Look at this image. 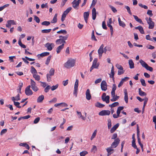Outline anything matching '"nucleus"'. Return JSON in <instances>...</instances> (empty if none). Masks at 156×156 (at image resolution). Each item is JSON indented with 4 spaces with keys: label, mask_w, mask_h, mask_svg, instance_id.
<instances>
[{
    "label": "nucleus",
    "mask_w": 156,
    "mask_h": 156,
    "mask_svg": "<svg viewBox=\"0 0 156 156\" xmlns=\"http://www.w3.org/2000/svg\"><path fill=\"white\" fill-rule=\"evenodd\" d=\"M55 72V70L53 68H51L50 69L49 71V75H51V76H52L54 75Z\"/></svg>",
    "instance_id": "obj_47"
},
{
    "label": "nucleus",
    "mask_w": 156,
    "mask_h": 156,
    "mask_svg": "<svg viewBox=\"0 0 156 156\" xmlns=\"http://www.w3.org/2000/svg\"><path fill=\"white\" fill-rule=\"evenodd\" d=\"M140 81L142 85L144 87L146 86V84L145 83V80L143 79H141L140 80Z\"/></svg>",
    "instance_id": "obj_49"
},
{
    "label": "nucleus",
    "mask_w": 156,
    "mask_h": 156,
    "mask_svg": "<svg viewBox=\"0 0 156 156\" xmlns=\"http://www.w3.org/2000/svg\"><path fill=\"white\" fill-rule=\"evenodd\" d=\"M89 15V12H86L83 13V17L84 20L87 23V20Z\"/></svg>",
    "instance_id": "obj_13"
},
{
    "label": "nucleus",
    "mask_w": 156,
    "mask_h": 156,
    "mask_svg": "<svg viewBox=\"0 0 156 156\" xmlns=\"http://www.w3.org/2000/svg\"><path fill=\"white\" fill-rule=\"evenodd\" d=\"M110 113V111L108 110H102L99 113V115L101 116L108 115Z\"/></svg>",
    "instance_id": "obj_9"
},
{
    "label": "nucleus",
    "mask_w": 156,
    "mask_h": 156,
    "mask_svg": "<svg viewBox=\"0 0 156 156\" xmlns=\"http://www.w3.org/2000/svg\"><path fill=\"white\" fill-rule=\"evenodd\" d=\"M129 64L130 69H133L134 68V63L132 59L129 60Z\"/></svg>",
    "instance_id": "obj_30"
},
{
    "label": "nucleus",
    "mask_w": 156,
    "mask_h": 156,
    "mask_svg": "<svg viewBox=\"0 0 156 156\" xmlns=\"http://www.w3.org/2000/svg\"><path fill=\"white\" fill-rule=\"evenodd\" d=\"M51 55H50L49 56H48V58H47V59H46V62H45V64L48 65L49 62H50V60L51 59Z\"/></svg>",
    "instance_id": "obj_44"
},
{
    "label": "nucleus",
    "mask_w": 156,
    "mask_h": 156,
    "mask_svg": "<svg viewBox=\"0 0 156 156\" xmlns=\"http://www.w3.org/2000/svg\"><path fill=\"white\" fill-rule=\"evenodd\" d=\"M139 94L140 96H145L147 95L146 93L142 91L140 88L139 89Z\"/></svg>",
    "instance_id": "obj_31"
},
{
    "label": "nucleus",
    "mask_w": 156,
    "mask_h": 156,
    "mask_svg": "<svg viewBox=\"0 0 156 156\" xmlns=\"http://www.w3.org/2000/svg\"><path fill=\"white\" fill-rule=\"evenodd\" d=\"M113 148L111 147H111H109L106 149L107 151L108 152L107 155L109 156L111 154L113 153V151H114V149H112Z\"/></svg>",
    "instance_id": "obj_21"
},
{
    "label": "nucleus",
    "mask_w": 156,
    "mask_h": 156,
    "mask_svg": "<svg viewBox=\"0 0 156 156\" xmlns=\"http://www.w3.org/2000/svg\"><path fill=\"white\" fill-rule=\"evenodd\" d=\"M20 146L25 147L28 150H29L30 149V147L29 145L26 143H21L20 144Z\"/></svg>",
    "instance_id": "obj_28"
},
{
    "label": "nucleus",
    "mask_w": 156,
    "mask_h": 156,
    "mask_svg": "<svg viewBox=\"0 0 156 156\" xmlns=\"http://www.w3.org/2000/svg\"><path fill=\"white\" fill-rule=\"evenodd\" d=\"M95 105L96 107L99 108H103L105 106V105L102 104L98 102L95 103Z\"/></svg>",
    "instance_id": "obj_34"
},
{
    "label": "nucleus",
    "mask_w": 156,
    "mask_h": 156,
    "mask_svg": "<svg viewBox=\"0 0 156 156\" xmlns=\"http://www.w3.org/2000/svg\"><path fill=\"white\" fill-rule=\"evenodd\" d=\"M86 99L89 100L91 99V96L90 93V90L89 89H87L86 92Z\"/></svg>",
    "instance_id": "obj_14"
},
{
    "label": "nucleus",
    "mask_w": 156,
    "mask_h": 156,
    "mask_svg": "<svg viewBox=\"0 0 156 156\" xmlns=\"http://www.w3.org/2000/svg\"><path fill=\"white\" fill-rule=\"evenodd\" d=\"M64 44H62V45L57 47L56 49L57 53V54L59 53L64 48Z\"/></svg>",
    "instance_id": "obj_19"
},
{
    "label": "nucleus",
    "mask_w": 156,
    "mask_h": 156,
    "mask_svg": "<svg viewBox=\"0 0 156 156\" xmlns=\"http://www.w3.org/2000/svg\"><path fill=\"white\" fill-rule=\"evenodd\" d=\"M125 8L127 9V12H128L129 13L130 15H132V13L129 7L128 6H125Z\"/></svg>",
    "instance_id": "obj_53"
},
{
    "label": "nucleus",
    "mask_w": 156,
    "mask_h": 156,
    "mask_svg": "<svg viewBox=\"0 0 156 156\" xmlns=\"http://www.w3.org/2000/svg\"><path fill=\"white\" fill-rule=\"evenodd\" d=\"M58 84H56L55 86H53L51 88V90L53 91L56 89L58 87Z\"/></svg>",
    "instance_id": "obj_56"
},
{
    "label": "nucleus",
    "mask_w": 156,
    "mask_h": 156,
    "mask_svg": "<svg viewBox=\"0 0 156 156\" xmlns=\"http://www.w3.org/2000/svg\"><path fill=\"white\" fill-rule=\"evenodd\" d=\"M30 72L33 75H34V74H36L37 73V70L33 66H32L31 67Z\"/></svg>",
    "instance_id": "obj_36"
},
{
    "label": "nucleus",
    "mask_w": 156,
    "mask_h": 156,
    "mask_svg": "<svg viewBox=\"0 0 156 156\" xmlns=\"http://www.w3.org/2000/svg\"><path fill=\"white\" fill-rule=\"evenodd\" d=\"M119 105V103L118 102H115L112 104L109 105V106L111 108L114 107Z\"/></svg>",
    "instance_id": "obj_41"
},
{
    "label": "nucleus",
    "mask_w": 156,
    "mask_h": 156,
    "mask_svg": "<svg viewBox=\"0 0 156 156\" xmlns=\"http://www.w3.org/2000/svg\"><path fill=\"white\" fill-rule=\"evenodd\" d=\"M54 46L53 43H47L45 44V46L47 48L48 50L51 51L52 49V47H53Z\"/></svg>",
    "instance_id": "obj_12"
},
{
    "label": "nucleus",
    "mask_w": 156,
    "mask_h": 156,
    "mask_svg": "<svg viewBox=\"0 0 156 156\" xmlns=\"http://www.w3.org/2000/svg\"><path fill=\"white\" fill-rule=\"evenodd\" d=\"M68 37V35H66L65 36H60L59 37L63 38V41L62 44H64L66 43V40Z\"/></svg>",
    "instance_id": "obj_24"
},
{
    "label": "nucleus",
    "mask_w": 156,
    "mask_h": 156,
    "mask_svg": "<svg viewBox=\"0 0 156 156\" xmlns=\"http://www.w3.org/2000/svg\"><path fill=\"white\" fill-rule=\"evenodd\" d=\"M98 59L97 58H95L93 61V62L91 67L90 68V71L91 72L94 69H98L99 66V64L97 63Z\"/></svg>",
    "instance_id": "obj_3"
},
{
    "label": "nucleus",
    "mask_w": 156,
    "mask_h": 156,
    "mask_svg": "<svg viewBox=\"0 0 156 156\" xmlns=\"http://www.w3.org/2000/svg\"><path fill=\"white\" fill-rule=\"evenodd\" d=\"M145 20L147 23L149 25L148 28L149 29H153L154 26V23L152 21V19L151 17L148 18L146 17Z\"/></svg>",
    "instance_id": "obj_2"
},
{
    "label": "nucleus",
    "mask_w": 156,
    "mask_h": 156,
    "mask_svg": "<svg viewBox=\"0 0 156 156\" xmlns=\"http://www.w3.org/2000/svg\"><path fill=\"white\" fill-rule=\"evenodd\" d=\"M97 131L96 130H94L93 133L92 135L90 138L91 140H92L96 136Z\"/></svg>",
    "instance_id": "obj_48"
},
{
    "label": "nucleus",
    "mask_w": 156,
    "mask_h": 156,
    "mask_svg": "<svg viewBox=\"0 0 156 156\" xmlns=\"http://www.w3.org/2000/svg\"><path fill=\"white\" fill-rule=\"evenodd\" d=\"M44 99V96L41 95L38 97L37 99V102L38 103H41Z\"/></svg>",
    "instance_id": "obj_22"
},
{
    "label": "nucleus",
    "mask_w": 156,
    "mask_h": 156,
    "mask_svg": "<svg viewBox=\"0 0 156 156\" xmlns=\"http://www.w3.org/2000/svg\"><path fill=\"white\" fill-rule=\"evenodd\" d=\"M14 99L15 101H19L20 100V95L19 94H18L17 95L14 97Z\"/></svg>",
    "instance_id": "obj_59"
},
{
    "label": "nucleus",
    "mask_w": 156,
    "mask_h": 156,
    "mask_svg": "<svg viewBox=\"0 0 156 156\" xmlns=\"http://www.w3.org/2000/svg\"><path fill=\"white\" fill-rule=\"evenodd\" d=\"M112 97V98L110 99V100L112 102L116 101L119 98V96L117 95L113 96Z\"/></svg>",
    "instance_id": "obj_38"
},
{
    "label": "nucleus",
    "mask_w": 156,
    "mask_h": 156,
    "mask_svg": "<svg viewBox=\"0 0 156 156\" xmlns=\"http://www.w3.org/2000/svg\"><path fill=\"white\" fill-rule=\"evenodd\" d=\"M120 141V140L118 138L115 139L111 145V147L114 148L116 147L119 143Z\"/></svg>",
    "instance_id": "obj_8"
},
{
    "label": "nucleus",
    "mask_w": 156,
    "mask_h": 156,
    "mask_svg": "<svg viewBox=\"0 0 156 156\" xmlns=\"http://www.w3.org/2000/svg\"><path fill=\"white\" fill-rule=\"evenodd\" d=\"M147 14L149 15L150 17H151L153 14L152 13V11L151 10H148L147 12Z\"/></svg>",
    "instance_id": "obj_64"
},
{
    "label": "nucleus",
    "mask_w": 156,
    "mask_h": 156,
    "mask_svg": "<svg viewBox=\"0 0 156 156\" xmlns=\"http://www.w3.org/2000/svg\"><path fill=\"white\" fill-rule=\"evenodd\" d=\"M12 101L14 102V105L16 106V107L19 108H21V107L20 105V103L18 102H16L14 99V97H12L11 98Z\"/></svg>",
    "instance_id": "obj_16"
},
{
    "label": "nucleus",
    "mask_w": 156,
    "mask_h": 156,
    "mask_svg": "<svg viewBox=\"0 0 156 156\" xmlns=\"http://www.w3.org/2000/svg\"><path fill=\"white\" fill-rule=\"evenodd\" d=\"M92 18L93 20H95L96 17V10L95 8H93L92 11Z\"/></svg>",
    "instance_id": "obj_17"
},
{
    "label": "nucleus",
    "mask_w": 156,
    "mask_h": 156,
    "mask_svg": "<svg viewBox=\"0 0 156 156\" xmlns=\"http://www.w3.org/2000/svg\"><path fill=\"white\" fill-rule=\"evenodd\" d=\"M101 90L105 91L107 89V84L106 82L105 81L103 80L102 81L101 84Z\"/></svg>",
    "instance_id": "obj_10"
},
{
    "label": "nucleus",
    "mask_w": 156,
    "mask_h": 156,
    "mask_svg": "<svg viewBox=\"0 0 156 156\" xmlns=\"http://www.w3.org/2000/svg\"><path fill=\"white\" fill-rule=\"evenodd\" d=\"M117 134L116 133H115L113 134V135L111 138V139L115 140L117 138Z\"/></svg>",
    "instance_id": "obj_63"
},
{
    "label": "nucleus",
    "mask_w": 156,
    "mask_h": 156,
    "mask_svg": "<svg viewBox=\"0 0 156 156\" xmlns=\"http://www.w3.org/2000/svg\"><path fill=\"white\" fill-rule=\"evenodd\" d=\"M51 30V29H44L41 30V32L42 33L48 34L50 33Z\"/></svg>",
    "instance_id": "obj_42"
},
{
    "label": "nucleus",
    "mask_w": 156,
    "mask_h": 156,
    "mask_svg": "<svg viewBox=\"0 0 156 156\" xmlns=\"http://www.w3.org/2000/svg\"><path fill=\"white\" fill-rule=\"evenodd\" d=\"M18 44L19 45L23 48H25L26 47L25 45L22 43L21 40L20 39L19 40Z\"/></svg>",
    "instance_id": "obj_39"
},
{
    "label": "nucleus",
    "mask_w": 156,
    "mask_h": 156,
    "mask_svg": "<svg viewBox=\"0 0 156 156\" xmlns=\"http://www.w3.org/2000/svg\"><path fill=\"white\" fill-rule=\"evenodd\" d=\"M57 14L56 13L54 15L53 20H51V22L52 23H56L57 21Z\"/></svg>",
    "instance_id": "obj_32"
},
{
    "label": "nucleus",
    "mask_w": 156,
    "mask_h": 156,
    "mask_svg": "<svg viewBox=\"0 0 156 156\" xmlns=\"http://www.w3.org/2000/svg\"><path fill=\"white\" fill-rule=\"evenodd\" d=\"M147 70H149L151 72H152L153 71V69L152 67H151L148 65L145 68Z\"/></svg>",
    "instance_id": "obj_58"
},
{
    "label": "nucleus",
    "mask_w": 156,
    "mask_h": 156,
    "mask_svg": "<svg viewBox=\"0 0 156 156\" xmlns=\"http://www.w3.org/2000/svg\"><path fill=\"white\" fill-rule=\"evenodd\" d=\"M136 140H132V146L134 148H137V146L135 143Z\"/></svg>",
    "instance_id": "obj_54"
},
{
    "label": "nucleus",
    "mask_w": 156,
    "mask_h": 156,
    "mask_svg": "<svg viewBox=\"0 0 156 156\" xmlns=\"http://www.w3.org/2000/svg\"><path fill=\"white\" fill-rule=\"evenodd\" d=\"M104 44H101L98 50V52L99 58H101V57L102 54L104 53Z\"/></svg>",
    "instance_id": "obj_11"
},
{
    "label": "nucleus",
    "mask_w": 156,
    "mask_h": 156,
    "mask_svg": "<svg viewBox=\"0 0 156 156\" xmlns=\"http://www.w3.org/2000/svg\"><path fill=\"white\" fill-rule=\"evenodd\" d=\"M34 20L38 23H39L40 22V20L38 17L36 16H34Z\"/></svg>",
    "instance_id": "obj_61"
},
{
    "label": "nucleus",
    "mask_w": 156,
    "mask_h": 156,
    "mask_svg": "<svg viewBox=\"0 0 156 156\" xmlns=\"http://www.w3.org/2000/svg\"><path fill=\"white\" fill-rule=\"evenodd\" d=\"M40 118L39 117H38L36 118L34 121V124H37V123L40 121Z\"/></svg>",
    "instance_id": "obj_62"
},
{
    "label": "nucleus",
    "mask_w": 156,
    "mask_h": 156,
    "mask_svg": "<svg viewBox=\"0 0 156 156\" xmlns=\"http://www.w3.org/2000/svg\"><path fill=\"white\" fill-rule=\"evenodd\" d=\"M88 154V152L86 151H83L80 153V156H85L86 154Z\"/></svg>",
    "instance_id": "obj_52"
},
{
    "label": "nucleus",
    "mask_w": 156,
    "mask_h": 156,
    "mask_svg": "<svg viewBox=\"0 0 156 156\" xmlns=\"http://www.w3.org/2000/svg\"><path fill=\"white\" fill-rule=\"evenodd\" d=\"M75 64V60L73 59H70L64 63V67L67 68L69 69L73 67Z\"/></svg>",
    "instance_id": "obj_1"
},
{
    "label": "nucleus",
    "mask_w": 156,
    "mask_h": 156,
    "mask_svg": "<svg viewBox=\"0 0 156 156\" xmlns=\"http://www.w3.org/2000/svg\"><path fill=\"white\" fill-rule=\"evenodd\" d=\"M114 68L113 66H112L111 68V73L109 74V77L110 78H112L113 81H114L115 77H114L115 75V73L114 72Z\"/></svg>",
    "instance_id": "obj_15"
},
{
    "label": "nucleus",
    "mask_w": 156,
    "mask_h": 156,
    "mask_svg": "<svg viewBox=\"0 0 156 156\" xmlns=\"http://www.w3.org/2000/svg\"><path fill=\"white\" fill-rule=\"evenodd\" d=\"M47 79L48 82H50L51 81V75H49V73L47 74Z\"/></svg>",
    "instance_id": "obj_55"
},
{
    "label": "nucleus",
    "mask_w": 156,
    "mask_h": 156,
    "mask_svg": "<svg viewBox=\"0 0 156 156\" xmlns=\"http://www.w3.org/2000/svg\"><path fill=\"white\" fill-rule=\"evenodd\" d=\"M102 27L105 30H106L107 29V27H106L105 22L103 21L102 23Z\"/></svg>",
    "instance_id": "obj_60"
},
{
    "label": "nucleus",
    "mask_w": 156,
    "mask_h": 156,
    "mask_svg": "<svg viewBox=\"0 0 156 156\" xmlns=\"http://www.w3.org/2000/svg\"><path fill=\"white\" fill-rule=\"evenodd\" d=\"M78 85L79 80L78 79H76L74 84V90L73 91V94L75 95L76 97L77 96Z\"/></svg>",
    "instance_id": "obj_5"
},
{
    "label": "nucleus",
    "mask_w": 156,
    "mask_h": 156,
    "mask_svg": "<svg viewBox=\"0 0 156 156\" xmlns=\"http://www.w3.org/2000/svg\"><path fill=\"white\" fill-rule=\"evenodd\" d=\"M50 24V22L47 21H44L41 23V24L43 25L48 26Z\"/></svg>",
    "instance_id": "obj_46"
},
{
    "label": "nucleus",
    "mask_w": 156,
    "mask_h": 156,
    "mask_svg": "<svg viewBox=\"0 0 156 156\" xmlns=\"http://www.w3.org/2000/svg\"><path fill=\"white\" fill-rule=\"evenodd\" d=\"M57 34H66L67 32L65 30H62L57 32Z\"/></svg>",
    "instance_id": "obj_40"
},
{
    "label": "nucleus",
    "mask_w": 156,
    "mask_h": 156,
    "mask_svg": "<svg viewBox=\"0 0 156 156\" xmlns=\"http://www.w3.org/2000/svg\"><path fill=\"white\" fill-rule=\"evenodd\" d=\"M118 20L120 26H121L123 27H124L126 26V24L125 23L123 22L121 20V19L119 17L118 18Z\"/></svg>",
    "instance_id": "obj_26"
},
{
    "label": "nucleus",
    "mask_w": 156,
    "mask_h": 156,
    "mask_svg": "<svg viewBox=\"0 0 156 156\" xmlns=\"http://www.w3.org/2000/svg\"><path fill=\"white\" fill-rule=\"evenodd\" d=\"M124 108V107L123 106H119V107L117 109L116 113L117 114H118L120 115V114L121 112V111Z\"/></svg>",
    "instance_id": "obj_33"
},
{
    "label": "nucleus",
    "mask_w": 156,
    "mask_h": 156,
    "mask_svg": "<svg viewBox=\"0 0 156 156\" xmlns=\"http://www.w3.org/2000/svg\"><path fill=\"white\" fill-rule=\"evenodd\" d=\"M125 94L124 100L126 104L128 103V96L127 91L126 89H125L124 91Z\"/></svg>",
    "instance_id": "obj_25"
},
{
    "label": "nucleus",
    "mask_w": 156,
    "mask_h": 156,
    "mask_svg": "<svg viewBox=\"0 0 156 156\" xmlns=\"http://www.w3.org/2000/svg\"><path fill=\"white\" fill-rule=\"evenodd\" d=\"M109 96L108 95L106 96V94L105 93H104L101 96V99L103 101H105L107 104L109 102Z\"/></svg>",
    "instance_id": "obj_6"
},
{
    "label": "nucleus",
    "mask_w": 156,
    "mask_h": 156,
    "mask_svg": "<svg viewBox=\"0 0 156 156\" xmlns=\"http://www.w3.org/2000/svg\"><path fill=\"white\" fill-rule=\"evenodd\" d=\"M76 0H74L72 2V6L75 9H78V7L79 5V4L76 2Z\"/></svg>",
    "instance_id": "obj_18"
},
{
    "label": "nucleus",
    "mask_w": 156,
    "mask_h": 156,
    "mask_svg": "<svg viewBox=\"0 0 156 156\" xmlns=\"http://www.w3.org/2000/svg\"><path fill=\"white\" fill-rule=\"evenodd\" d=\"M119 126V124L118 123H117L114 126L112 127L111 129L110 130V132L111 133H112L114 132V131L117 129L118 128Z\"/></svg>",
    "instance_id": "obj_23"
},
{
    "label": "nucleus",
    "mask_w": 156,
    "mask_h": 156,
    "mask_svg": "<svg viewBox=\"0 0 156 156\" xmlns=\"http://www.w3.org/2000/svg\"><path fill=\"white\" fill-rule=\"evenodd\" d=\"M140 62L142 66L144 68H145L147 64L142 59H140Z\"/></svg>",
    "instance_id": "obj_35"
},
{
    "label": "nucleus",
    "mask_w": 156,
    "mask_h": 156,
    "mask_svg": "<svg viewBox=\"0 0 156 156\" xmlns=\"http://www.w3.org/2000/svg\"><path fill=\"white\" fill-rule=\"evenodd\" d=\"M108 26H107L108 27L110 28V30L111 33V35L112 36L113 33V28L112 26L111 25L108 24Z\"/></svg>",
    "instance_id": "obj_50"
},
{
    "label": "nucleus",
    "mask_w": 156,
    "mask_h": 156,
    "mask_svg": "<svg viewBox=\"0 0 156 156\" xmlns=\"http://www.w3.org/2000/svg\"><path fill=\"white\" fill-rule=\"evenodd\" d=\"M51 88V87L50 85H48L44 89V91L45 93H47L48 92L49 90Z\"/></svg>",
    "instance_id": "obj_57"
},
{
    "label": "nucleus",
    "mask_w": 156,
    "mask_h": 156,
    "mask_svg": "<svg viewBox=\"0 0 156 156\" xmlns=\"http://www.w3.org/2000/svg\"><path fill=\"white\" fill-rule=\"evenodd\" d=\"M108 129L111 128L112 126L111 120L110 119H108Z\"/></svg>",
    "instance_id": "obj_43"
},
{
    "label": "nucleus",
    "mask_w": 156,
    "mask_h": 156,
    "mask_svg": "<svg viewBox=\"0 0 156 156\" xmlns=\"http://www.w3.org/2000/svg\"><path fill=\"white\" fill-rule=\"evenodd\" d=\"M97 150V149L96 146L95 145H93V147L91 150V152L95 153Z\"/></svg>",
    "instance_id": "obj_45"
},
{
    "label": "nucleus",
    "mask_w": 156,
    "mask_h": 156,
    "mask_svg": "<svg viewBox=\"0 0 156 156\" xmlns=\"http://www.w3.org/2000/svg\"><path fill=\"white\" fill-rule=\"evenodd\" d=\"M33 77L37 81L40 80L41 79L40 76L37 75L36 74H34V75H33Z\"/></svg>",
    "instance_id": "obj_37"
},
{
    "label": "nucleus",
    "mask_w": 156,
    "mask_h": 156,
    "mask_svg": "<svg viewBox=\"0 0 156 156\" xmlns=\"http://www.w3.org/2000/svg\"><path fill=\"white\" fill-rule=\"evenodd\" d=\"M59 39H57L55 41V43L56 44L59 45L62 44L63 41V38L59 37Z\"/></svg>",
    "instance_id": "obj_29"
},
{
    "label": "nucleus",
    "mask_w": 156,
    "mask_h": 156,
    "mask_svg": "<svg viewBox=\"0 0 156 156\" xmlns=\"http://www.w3.org/2000/svg\"><path fill=\"white\" fill-rule=\"evenodd\" d=\"M116 67L120 70H123V69L122 67L120 65L117 64L116 65Z\"/></svg>",
    "instance_id": "obj_51"
},
{
    "label": "nucleus",
    "mask_w": 156,
    "mask_h": 156,
    "mask_svg": "<svg viewBox=\"0 0 156 156\" xmlns=\"http://www.w3.org/2000/svg\"><path fill=\"white\" fill-rule=\"evenodd\" d=\"M31 86L30 85L28 86L25 89V92L26 95L27 96H30L32 95L33 94V92L30 89Z\"/></svg>",
    "instance_id": "obj_7"
},
{
    "label": "nucleus",
    "mask_w": 156,
    "mask_h": 156,
    "mask_svg": "<svg viewBox=\"0 0 156 156\" xmlns=\"http://www.w3.org/2000/svg\"><path fill=\"white\" fill-rule=\"evenodd\" d=\"M30 85L31 88L33 91L36 92L39 89L36 86V83L32 79H30Z\"/></svg>",
    "instance_id": "obj_4"
},
{
    "label": "nucleus",
    "mask_w": 156,
    "mask_h": 156,
    "mask_svg": "<svg viewBox=\"0 0 156 156\" xmlns=\"http://www.w3.org/2000/svg\"><path fill=\"white\" fill-rule=\"evenodd\" d=\"M135 29H138L139 30L140 32L142 34H144V31L143 29V27L140 26H139L137 27H135Z\"/></svg>",
    "instance_id": "obj_20"
},
{
    "label": "nucleus",
    "mask_w": 156,
    "mask_h": 156,
    "mask_svg": "<svg viewBox=\"0 0 156 156\" xmlns=\"http://www.w3.org/2000/svg\"><path fill=\"white\" fill-rule=\"evenodd\" d=\"M49 52H43L41 54H39L37 55V56L39 57V56H41V57H43L44 56H48L49 55Z\"/></svg>",
    "instance_id": "obj_27"
}]
</instances>
